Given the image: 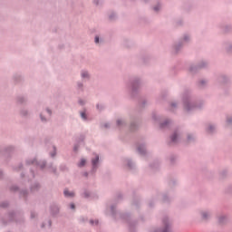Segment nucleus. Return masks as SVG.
Here are the masks:
<instances>
[{"label": "nucleus", "instance_id": "nucleus-1", "mask_svg": "<svg viewBox=\"0 0 232 232\" xmlns=\"http://www.w3.org/2000/svg\"><path fill=\"white\" fill-rule=\"evenodd\" d=\"M181 101L185 111H195V110H200L204 108V101L198 100L193 92L189 89H186L181 94Z\"/></svg>", "mask_w": 232, "mask_h": 232}, {"label": "nucleus", "instance_id": "nucleus-2", "mask_svg": "<svg viewBox=\"0 0 232 232\" xmlns=\"http://www.w3.org/2000/svg\"><path fill=\"white\" fill-rule=\"evenodd\" d=\"M103 213L106 217H111V218H121L122 220H126L129 224V227L130 231L137 226V222L131 220V217L130 214H121V212L117 211V204L115 203H108L105 205V208Z\"/></svg>", "mask_w": 232, "mask_h": 232}, {"label": "nucleus", "instance_id": "nucleus-3", "mask_svg": "<svg viewBox=\"0 0 232 232\" xmlns=\"http://www.w3.org/2000/svg\"><path fill=\"white\" fill-rule=\"evenodd\" d=\"M140 77L135 76L131 78L127 83V90L129 91V95L133 99L139 93V90H140Z\"/></svg>", "mask_w": 232, "mask_h": 232}, {"label": "nucleus", "instance_id": "nucleus-4", "mask_svg": "<svg viewBox=\"0 0 232 232\" xmlns=\"http://www.w3.org/2000/svg\"><path fill=\"white\" fill-rule=\"evenodd\" d=\"M173 222L168 216H164L161 219V227L154 228L152 232H172Z\"/></svg>", "mask_w": 232, "mask_h": 232}, {"label": "nucleus", "instance_id": "nucleus-5", "mask_svg": "<svg viewBox=\"0 0 232 232\" xmlns=\"http://www.w3.org/2000/svg\"><path fill=\"white\" fill-rule=\"evenodd\" d=\"M152 121L156 122V124H160V130H168V128L173 124V121L171 119L167 118L162 121V116L155 112L152 113Z\"/></svg>", "mask_w": 232, "mask_h": 232}, {"label": "nucleus", "instance_id": "nucleus-6", "mask_svg": "<svg viewBox=\"0 0 232 232\" xmlns=\"http://www.w3.org/2000/svg\"><path fill=\"white\" fill-rule=\"evenodd\" d=\"M101 168V157L99 154H93L91 158V173L92 175H95L97 170Z\"/></svg>", "mask_w": 232, "mask_h": 232}, {"label": "nucleus", "instance_id": "nucleus-7", "mask_svg": "<svg viewBox=\"0 0 232 232\" xmlns=\"http://www.w3.org/2000/svg\"><path fill=\"white\" fill-rule=\"evenodd\" d=\"M25 164L27 166H38V168H40V169H44V168H46V160H37V158H28L25 160Z\"/></svg>", "mask_w": 232, "mask_h": 232}, {"label": "nucleus", "instance_id": "nucleus-8", "mask_svg": "<svg viewBox=\"0 0 232 232\" xmlns=\"http://www.w3.org/2000/svg\"><path fill=\"white\" fill-rule=\"evenodd\" d=\"M53 111L50 109V107H45L44 111L40 113V121L46 124L48 121H50V117H52Z\"/></svg>", "mask_w": 232, "mask_h": 232}, {"label": "nucleus", "instance_id": "nucleus-9", "mask_svg": "<svg viewBox=\"0 0 232 232\" xmlns=\"http://www.w3.org/2000/svg\"><path fill=\"white\" fill-rule=\"evenodd\" d=\"M182 138V132L179 130H174V132L170 135V143L178 144Z\"/></svg>", "mask_w": 232, "mask_h": 232}, {"label": "nucleus", "instance_id": "nucleus-10", "mask_svg": "<svg viewBox=\"0 0 232 232\" xmlns=\"http://www.w3.org/2000/svg\"><path fill=\"white\" fill-rule=\"evenodd\" d=\"M80 77L82 82H88L92 81V72L88 69H82L80 71Z\"/></svg>", "mask_w": 232, "mask_h": 232}, {"label": "nucleus", "instance_id": "nucleus-11", "mask_svg": "<svg viewBox=\"0 0 232 232\" xmlns=\"http://www.w3.org/2000/svg\"><path fill=\"white\" fill-rule=\"evenodd\" d=\"M122 166L128 168V169L133 170L135 169V162L130 158H124L121 160Z\"/></svg>", "mask_w": 232, "mask_h": 232}, {"label": "nucleus", "instance_id": "nucleus-12", "mask_svg": "<svg viewBox=\"0 0 232 232\" xmlns=\"http://www.w3.org/2000/svg\"><path fill=\"white\" fill-rule=\"evenodd\" d=\"M203 68H208V62L206 60L200 61L197 65H191L189 72L194 73L195 70H202Z\"/></svg>", "mask_w": 232, "mask_h": 232}, {"label": "nucleus", "instance_id": "nucleus-13", "mask_svg": "<svg viewBox=\"0 0 232 232\" xmlns=\"http://www.w3.org/2000/svg\"><path fill=\"white\" fill-rule=\"evenodd\" d=\"M136 150L139 155H141L142 157H144L146 155V142L139 141L136 145Z\"/></svg>", "mask_w": 232, "mask_h": 232}, {"label": "nucleus", "instance_id": "nucleus-14", "mask_svg": "<svg viewBox=\"0 0 232 232\" xmlns=\"http://www.w3.org/2000/svg\"><path fill=\"white\" fill-rule=\"evenodd\" d=\"M199 215L201 217V220H203L204 222H208V220L211 218L212 213L210 209H203L199 211Z\"/></svg>", "mask_w": 232, "mask_h": 232}, {"label": "nucleus", "instance_id": "nucleus-15", "mask_svg": "<svg viewBox=\"0 0 232 232\" xmlns=\"http://www.w3.org/2000/svg\"><path fill=\"white\" fill-rule=\"evenodd\" d=\"M116 126L117 128H120V129L126 128L128 126V121L126 120V118H122V117L118 118L116 120Z\"/></svg>", "mask_w": 232, "mask_h": 232}, {"label": "nucleus", "instance_id": "nucleus-16", "mask_svg": "<svg viewBox=\"0 0 232 232\" xmlns=\"http://www.w3.org/2000/svg\"><path fill=\"white\" fill-rule=\"evenodd\" d=\"M182 48H184V44H182V42L180 40L174 43L172 45V50H173L174 53H179V52H180V50H182Z\"/></svg>", "mask_w": 232, "mask_h": 232}, {"label": "nucleus", "instance_id": "nucleus-17", "mask_svg": "<svg viewBox=\"0 0 232 232\" xmlns=\"http://www.w3.org/2000/svg\"><path fill=\"white\" fill-rule=\"evenodd\" d=\"M209 83V81L208 79L202 78L198 81V88L200 90H204L205 88H208V84Z\"/></svg>", "mask_w": 232, "mask_h": 232}, {"label": "nucleus", "instance_id": "nucleus-18", "mask_svg": "<svg viewBox=\"0 0 232 232\" xmlns=\"http://www.w3.org/2000/svg\"><path fill=\"white\" fill-rule=\"evenodd\" d=\"M179 41L183 44H188V43H191V34L188 33L183 34L182 36L180 37Z\"/></svg>", "mask_w": 232, "mask_h": 232}, {"label": "nucleus", "instance_id": "nucleus-19", "mask_svg": "<svg viewBox=\"0 0 232 232\" xmlns=\"http://www.w3.org/2000/svg\"><path fill=\"white\" fill-rule=\"evenodd\" d=\"M229 220V218L226 214H221L218 217V222L221 226H224L225 224H227V221Z\"/></svg>", "mask_w": 232, "mask_h": 232}, {"label": "nucleus", "instance_id": "nucleus-20", "mask_svg": "<svg viewBox=\"0 0 232 232\" xmlns=\"http://www.w3.org/2000/svg\"><path fill=\"white\" fill-rule=\"evenodd\" d=\"M80 117L83 122H90V116L88 115V111H86V109L80 111Z\"/></svg>", "mask_w": 232, "mask_h": 232}, {"label": "nucleus", "instance_id": "nucleus-21", "mask_svg": "<svg viewBox=\"0 0 232 232\" xmlns=\"http://www.w3.org/2000/svg\"><path fill=\"white\" fill-rule=\"evenodd\" d=\"M81 197H82L83 198H91L92 190H90V188H83L81 190Z\"/></svg>", "mask_w": 232, "mask_h": 232}, {"label": "nucleus", "instance_id": "nucleus-22", "mask_svg": "<svg viewBox=\"0 0 232 232\" xmlns=\"http://www.w3.org/2000/svg\"><path fill=\"white\" fill-rule=\"evenodd\" d=\"M41 189V183L38 181H34L33 184H31L30 191L31 193H35Z\"/></svg>", "mask_w": 232, "mask_h": 232}, {"label": "nucleus", "instance_id": "nucleus-23", "mask_svg": "<svg viewBox=\"0 0 232 232\" xmlns=\"http://www.w3.org/2000/svg\"><path fill=\"white\" fill-rule=\"evenodd\" d=\"M7 221L5 218L2 219V222L4 225L8 224V222H13V220H15V214L14 212L9 213L7 216Z\"/></svg>", "mask_w": 232, "mask_h": 232}, {"label": "nucleus", "instance_id": "nucleus-24", "mask_svg": "<svg viewBox=\"0 0 232 232\" xmlns=\"http://www.w3.org/2000/svg\"><path fill=\"white\" fill-rule=\"evenodd\" d=\"M63 197H65V198H75V191L65 188L63 190Z\"/></svg>", "mask_w": 232, "mask_h": 232}, {"label": "nucleus", "instance_id": "nucleus-25", "mask_svg": "<svg viewBox=\"0 0 232 232\" xmlns=\"http://www.w3.org/2000/svg\"><path fill=\"white\" fill-rule=\"evenodd\" d=\"M223 48L227 52V53H232V42H225Z\"/></svg>", "mask_w": 232, "mask_h": 232}, {"label": "nucleus", "instance_id": "nucleus-26", "mask_svg": "<svg viewBox=\"0 0 232 232\" xmlns=\"http://www.w3.org/2000/svg\"><path fill=\"white\" fill-rule=\"evenodd\" d=\"M14 151H15V147L14 146H7L5 149V157H9V155L11 153H14Z\"/></svg>", "mask_w": 232, "mask_h": 232}, {"label": "nucleus", "instance_id": "nucleus-27", "mask_svg": "<svg viewBox=\"0 0 232 232\" xmlns=\"http://www.w3.org/2000/svg\"><path fill=\"white\" fill-rule=\"evenodd\" d=\"M130 131H135V130H139V123L137 122V121L132 120L130 121Z\"/></svg>", "mask_w": 232, "mask_h": 232}, {"label": "nucleus", "instance_id": "nucleus-28", "mask_svg": "<svg viewBox=\"0 0 232 232\" xmlns=\"http://www.w3.org/2000/svg\"><path fill=\"white\" fill-rule=\"evenodd\" d=\"M59 205L53 203L51 205V213L53 215H58L59 214Z\"/></svg>", "mask_w": 232, "mask_h": 232}, {"label": "nucleus", "instance_id": "nucleus-29", "mask_svg": "<svg viewBox=\"0 0 232 232\" xmlns=\"http://www.w3.org/2000/svg\"><path fill=\"white\" fill-rule=\"evenodd\" d=\"M218 82H220L221 84H227V82H229V76L225 74L219 76Z\"/></svg>", "mask_w": 232, "mask_h": 232}, {"label": "nucleus", "instance_id": "nucleus-30", "mask_svg": "<svg viewBox=\"0 0 232 232\" xmlns=\"http://www.w3.org/2000/svg\"><path fill=\"white\" fill-rule=\"evenodd\" d=\"M50 173H53V175H57V167L53 165V163H50L47 166Z\"/></svg>", "mask_w": 232, "mask_h": 232}, {"label": "nucleus", "instance_id": "nucleus-31", "mask_svg": "<svg viewBox=\"0 0 232 232\" xmlns=\"http://www.w3.org/2000/svg\"><path fill=\"white\" fill-rule=\"evenodd\" d=\"M158 198H160L162 202H169V196L167 193L160 194Z\"/></svg>", "mask_w": 232, "mask_h": 232}, {"label": "nucleus", "instance_id": "nucleus-32", "mask_svg": "<svg viewBox=\"0 0 232 232\" xmlns=\"http://www.w3.org/2000/svg\"><path fill=\"white\" fill-rule=\"evenodd\" d=\"M177 108H179V102H177V101L171 102L169 104V110L170 111H175V110H177Z\"/></svg>", "mask_w": 232, "mask_h": 232}, {"label": "nucleus", "instance_id": "nucleus-33", "mask_svg": "<svg viewBox=\"0 0 232 232\" xmlns=\"http://www.w3.org/2000/svg\"><path fill=\"white\" fill-rule=\"evenodd\" d=\"M41 227H43L44 229H50L52 227V220H50V219L45 220L42 224Z\"/></svg>", "mask_w": 232, "mask_h": 232}, {"label": "nucleus", "instance_id": "nucleus-34", "mask_svg": "<svg viewBox=\"0 0 232 232\" xmlns=\"http://www.w3.org/2000/svg\"><path fill=\"white\" fill-rule=\"evenodd\" d=\"M195 139H196L195 134H193V133H188L187 134L188 142H193L195 140Z\"/></svg>", "mask_w": 232, "mask_h": 232}, {"label": "nucleus", "instance_id": "nucleus-35", "mask_svg": "<svg viewBox=\"0 0 232 232\" xmlns=\"http://www.w3.org/2000/svg\"><path fill=\"white\" fill-rule=\"evenodd\" d=\"M215 130H217V127L213 124H209L207 127L208 133H213V131H215Z\"/></svg>", "mask_w": 232, "mask_h": 232}, {"label": "nucleus", "instance_id": "nucleus-36", "mask_svg": "<svg viewBox=\"0 0 232 232\" xmlns=\"http://www.w3.org/2000/svg\"><path fill=\"white\" fill-rule=\"evenodd\" d=\"M76 88L82 92L84 90V82L79 81L76 82Z\"/></svg>", "mask_w": 232, "mask_h": 232}, {"label": "nucleus", "instance_id": "nucleus-37", "mask_svg": "<svg viewBox=\"0 0 232 232\" xmlns=\"http://www.w3.org/2000/svg\"><path fill=\"white\" fill-rule=\"evenodd\" d=\"M140 108H146L148 106V100L142 99L139 103Z\"/></svg>", "mask_w": 232, "mask_h": 232}, {"label": "nucleus", "instance_id": "nucleus-38", "mask_svg": "<svg viewBox=\"0 0 232 232\" xmlns=\"http://www.w3.org/2000/svg\"><path fill=\"white\" fill-rule=\"evenodd\" d=\"M169 161L170 162V164H175V162L177 161V156L174 154L169 155Z\"/></svg>", "mask_w": 232, "mask_h": 232}, {"label": "nucleus", "instance_id": "nucleus-39", "mask_svg": "<svg viewBox=\"0 0 232 232\" xmlns=\"http://www.w3.org/2000/svg\"><path fill=\"white\" fill-rule=\"evenodd\" d=\"M108 17H109L110 21H113L117 18V14L115 12H110L108 14Z\"/></svg>", "mask_w": 232, "mask_h": 232}, {"label": "nucleus", "instance_id": "nucleus-40", "mask_svg": "<svg viewBox=\"0 0 232 232\" xmlns=\"http://www.w3.org/2000/svg\"><path fill=\"white\" fill-rule=\"evenodd\" d=\"M86 159L82 158L81 159L80 162L78 163V168H84L86 166Z\"/></svg>", "mask_w": 232, "mask_h": 232}, {"label": "nucleus", "instance_id": "nucleus-41", "mask_svg": "<svg viewBox=\"0 0 232 232\" xmlns=\"http://www.w3.org/2000/svg\"><path fill=\"white\" fill-rule=\"evenodd\" d=\"M17 102L19 104H24V102H26V98L24 96H18Z\"/></svg>", "mask_w": 232, "mask_h": 232}, {"label": "nucleus", "instance_id": "nucleus-42", "mask_svg": "<svg viewBox=\"0 0 232 232\" xmlns=\"http://www.w3.org/2000/svg\"><path fill=\"white\" fill-rule=\"evenodd\" d=\"M20 115H22V117H28V115H30V112L26 109H22L20 111Z\"/></svg>", "mask_w": 232, "mask_h": 232}, {"label": "nucleus", "instance_id": "nucleus-43", "mask_svg": "<svg viewBox=\"0 0 232 232\" xmlns=\"http://www.w3.org/2000/svg\"><path fill=\"white\" fill-rule=\"evenodd\" d=\"M20 196L24 197V198H26V197H28V189L20 190Z\"/></svg>", "mask_w": 232, "mask_h": 232}, {"label": "nucleus", "instance_id": "nucleus-44", "mask_svg": "<svg viewBox=\"0 0 232 232\" xmlns=\"http://www.w3.org/2000/svg\"><path fill=\"white\" fill-rule=\"evenodd\" d=\"M57 155V148L55 146L53 147V151L50 152V157L53 159Z\"/></svg>", "mask_w": 232, "mask_h": 232}, {"label": "nucleus", "instance_id": "nucleus-45", "mask_svg": "<svg viewBox=\"0 0 232 232\" xmlns=\"http://www.w3.org/2000/svg\"><path fill=\"white\" fill-rule=\"evenodd\" d=\"M89 224L91 226H99V219H90Z\"/></svg>", "mask_w": 232, "mask_h": 232}, {"label": "nucleus", "instance_id": "nucleus-46", "mask_svg": "<svg viewBox=\"0 0 232 232\" xmlns=\"http://www.w3.org/2000/svg\"><path fill=\"white\" fill-rule=\"evenodd\" d=\"M162 8V5L161 4H157L154 7L153 10L154 12H160V9Z\"/></svg>", "mask_w": 232, "mask_h": 232}, {"label": "nucleus", "instance_id": "nucleus-47", "mask_svg": "<svg viewBox=\"0 0 232 232\" xmlns=\"http://www.w3.org/2000/svg\"><path fill=\"white\" fill-rule=\"evenodd\" d=\"M232 125V115L227 116V126Z\"/></svg>", "mask_w": 232, "mask_h": 232}, {"label": "nucleus", "instance_id": "nucleus-48", "mask_svg": "<svg viewBox=\"0 0 232 232\" xmlns=\"http://www.w3.org/2000/svg\"><path fill=\"white\" fill-rule=\"evenodd\" d=\"M78 104L80 106H84L86 104V100L82 99V98H79L78 99Z\"/></svg>", "mask_w": 232, "mask_h": 232}, {"label": "nucleus", "instance_id": "nucleus-49", "mask_svg": "<svg viewBox=\"0 0 232 232\" xmlns=\"http://www.w3.org/2000/svg\"><path fill=\"white\" fill-rule=\"evenodd\" d=\"M101 128H104V130H108V128H110V123L108 122L101 123Z\"/></svg>", "mask_w": 232, "mask_h": 232}, {"label": "nucleus", "instance_id": "nucleus-50", "mask_svg": "<svg viewBox=\"0 0 232 232\" xmlns=\"http://www.w3.org/2000/svg\"><path fill=\"white\" fill-rule=\"evenodd\" d=\"M11 191H19V187L16 185H12L10 187Z\"/></svg>", "mask_w": 232, "mask_h": 232}, {"label": "nucleus", "instance_id": "nucleus-51", "mask_svg": "<svg viewBox=\"0 0 232 232\" xmlns=\"http://www.w3.org/2000/svg\"><path fill=\"white\" fill-rule=\"evenodd\" d=\"M97 110H99V111H102V110H104V105L98 103L96 105Z\"/></svg>", "mask_w": 232, "mask_h": 232}, {"label": "nucleus", "instance_id": "nucleus-52", "mask_svg": "<svg viewBox=\"0 0 232 232\" xmlns=\"http://www.w3.org/2000/svg\"><path fill=\"white\" fill-rule=\"evenodd\" d=\"M0 208H8V201H3L0 203Z\"/></svg>", "mask_w": 232, "mask_h": 232}, {"label": "nucleus", "instance_id": "nucleus-53", "mask_svg": "<svg viewBox=\"0 0 232 232\" xmlns=\"http://www.w3.org/2000/svg\"><path fill=\"white\" fill-rule=\"evenodd\" d=\"M68 208H69V209H72V211H75V204L74 203H70Z\"/></svg>", "mask_w": 232, "mask_h": 232}, {"label": "nucleus", "instance_id": "nucleus-54", "mask_svg": "<svg viewBox=\"0 0 232 232\" xmlns=\"http://www.w3.org/2000/svg\"><path fill=\"white\" fill-rule=\"evenodd\" d=\"M94 43H95V44H99L101 43V39L99 38V35H96L94 37Z\"/></svg>", "mask_w": 232, "mask_h": 232}, {"label": "nucleus", "instance_id": "nucleus-55", "mask_svg": "<svg viewBox=\"0 0 232 232\" xmlns=\"http://www.w3.org/2000/svg\"><path fill=\"white\" fill-rule=\"evenodd\" d=\"M37 218V212L32 211L31 212V218L34 219V218Z\"/></svg>", "mask_w": 232, "mask_h": 232}, {"label": "nucleus", "instance_id": "nucleus-56", "mask_svg": "<svg viewBox=\"0 0 232 232\" xmlns=\"http://www.w3.org/2000/svg\"><path fill=\"white\" fill-rule=\"evenodd\" d=\"M140 203L139 201L134 200L133 203H132V206H134V208H139V205H140Z\"/></svg>", "mask_w": 232, "mask_h": 232}, {"label": "nucleus", "instance_id": "nucleus-57", "mask_svg": "<svg viewBox=\"0 0 232 232\" xmlns=\"http://www.w3.org/2000/svg\"><path fill=\"white\" fill-rule=\"evenodd\" d=\"M232 29V26L231 25H226L225 26V32H229V30Z\"/></svg>", "mask_w": 232, "mask_h": 232}, {"label": "nucleus", "instance_id": "nucleus-58", "mask_svg": "<svg viewBox=\"0 0 232 232\" xmlns=\"http://www.w3.org/2000/svg\"><path fill=\"white\" fill-rule=\"evenodd\" d=\"M23 169V164H19L18 165V167H16L14 169L16 170V171H19V169Z\"/></svg>", "mask_w": 232, "mask_h": 232}, {"label": "nucleus", "instance_id": "nucleus-59", "mask_svg": "<svg viewBox=\"0 0 232 232\" xmlns=\"http://www.w3.org/2000/svg\"><path fill=\"white\" fill-rule=\"evenodd\" d=\"M93 4L96 5V6H99V5H101V0H93Z\"/></svg>", "mask_w": 232, "mask_h": 232}, {"label": "nucleus", "instance_id": "nucleus-60", "mask_svg": "<svg viewBox=\"0 0 232 232\" xmlns=\"http://www.w3.org/2000/svg\"><path fill=\"white\" fill-rule=\"evenodd\" d=\"M35 177V172L34 170H31V177H29V179H32Z\"/></svg>", "mask_w": 232, "mask_h": 232}, {"label": "nucleus", "instance_id": "nucleus-61", "mask_svg": "<svg viewBox=\"0 0 232 232\" xmlns=\"http://www.w3.org/2000/svg\"><path fill=\"white\" fill-rule=\"evenodd\" d=\"M221 177H226V175H227V170H223L220 173Z\"/></svg>", "mask_w": 232, "mask_h": 232}, {"label": "nucleus", "instance_id": "nucleus-62", "mask_svg": "<svg viewBox=\"0 0 232 232\" xmlns=\"http://www.w3.org/2000/svg\"><path fill=\"white\" fill-rule=\"evenodd\" d=\"M77 150H79V145L78 144L74 145L73 151H77Z\"/></svg>", "mask_w": 232, "mask_h": 232}, {"label": "nucleus", "instance_id": "nucleus-63", "mask_svg": "<svg viewBox=\"0 0 232 232\" xmlns=\"http://www.w3.org/2000/svg\"><path fill=\"white\" fill-rule=\"evenodd\" d=\"M81 220H82V222H86V220H88V218H82Z\"/></svg>", "mask_w": 232, "mask_h": 232}, {"label": "nucleus", "instance_id": "nucleus-64", "mask_svg": "<svg viewBox=\"0 0 232 232\" xmlns=\"http://www.w3.org/2000/svg\"><path fill=\"white\" fill-rule=\"evenodd\" d=\"M83 177H88V172H83Z\"/></svg>", "mask_w": 232, "mask_h": 232}]
</instances>
